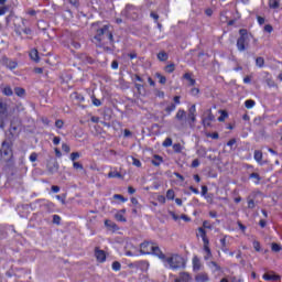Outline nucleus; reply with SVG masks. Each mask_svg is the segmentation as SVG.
I'll return each instance as SVG.
<instances>
[{
	"instance_id": "nucleus-1",
	"label": "nucleus",
	"mask_w": 282,
	"mask_h": 282,
	"mask_svg": "<svg viewBox=\"0 0 282 282\" xmlns=\"http://www.w3.org/2000/svg\"><path fill=\"white\" fill-rule=\"evenodd\" d=\"M156 258H159L161 262H163L165 268H169L171 270L175 271V270L185 268V260L178 253H170L169 256H165L164 253H162Z\"/></svg>"
},
{
	"instance_id": "nucleus-2",
	"label": "nucleus",
	"mask_w": 282,
	"mask_h": 282,
	"mask_svg": "<svg viewBox=\"0 0 282 282\" xmlns=\"http://www.w3.org/2000/svg\"><path fill=\"white\" fill-rule=\"evenodd\" d=\"M7 21H12L14 25V32L18 34V36H21V34L30 35L32 34V29L28 28L25 23H28V20L23 18H19L17 15H9L7 18Z\"/></svg>"
},
{
	"instance_id": "nucleus-3",
	"label": "nucleus",
	"mask_w": 282,
	"mask_h": 282,
	"mask_svg": "<svg viewBox=\"0 0 282 282\" xmlns=\"http://www.w3.org/2000/svg\"><path fill=\"white\" fill-rule=\"evenodd\" d=\"M140 252L143 256H154V257H159L160 254H162V250H160V248L155 245H153L150 241H145L142 245H140Z\"/></svg>"
},
{
	"instance_id": "nucleus-4",
	"label": "nucleus",
	"mask_w": 282,
	"mask_h": 282,
	"mask_svg": "<svg viewBox=\"0 0 282 282\" xmlns=\"http://www.w3.org/2000/svg\"><path fill=\"white\" fill-rule=\"evenodd\" d=\"M240 36L237 40V48L238 52H246L248 48V45H250V35L248 34L247 29H240L239 30Z\"/></svg>"
},
{
	"instance_id": "nucleus-5",
	"label": "nucleus",
	"mask_w": 282,
	"mask_h": 282,
	"mask_svg": "<svg viewBox=\"0 0 282 282\" xmlns=\"http://www.w3.org/2000/svg\"><path fill=\"white\" fill-rule=\"evenodd\" d=\"M140 10L133 4H127L124 10L121 12L122 17L126 19H131V21H138L140 17Z\"/></svg>"
},
{
	"instance_id": "nucleus-6",
	"label": "nucleus",
	"mask_w": 282,
	"mask_h": 282,
	"mask_svg": "<svg viewBox=\"0 0 282 282\" xmlns=\"http://www.w3.org/2000/svg\"><path fill=\"white\" fill-rule=\"evenodd\" d=\"M108 32H109V25H104L101 29H98L96 35L94 36L95 41H98V43H101L102 36H107Z\"/></svg>"
},
{
	"instance_id": "nucleus-7",
	"label": "nucleus",
	"mask_w": 282,
	"mask_h": 282,
	"mask_svg": "<svg viewBox=\"0 0 282 282\" xmlns=\"http://www.w3.org/2000/svg\"><path fill=\"white\" fill-rule=\"evenodd\" d=\"M1 152L3 156H12V143L3 141Z\"/></svg>"
},
{
	"instance_id": "nucleus-8",
	"label": "nucleus",
	"mask_w": 282,
	"mask_h": 282,
	"mask_svg": "<svg viewBox=\"0 0 282 282\" xmlns=\"http://www.w3.org/2000/svg\"><path fill=\"white\" fill-rule=\"evenodd\" d=\"M94 256H96V260L99 263L106 262V252L101 249L96 248Z\"/></svg>"
},
{
	"instance_id": "nucleus-9",
	"label": "nucleus",
	"mask_w": 282,
	"mask_h": 282,
	"mask_svg": "<svg viewBox=\"0 0 282 282\" xmlns=\"http://www.w3.org/2000/svg\"><path fill=\"white\" fill-rule=\"evenodd\" d=\"M193 278L189 275L188 272H181L180 276L174 280V282H191Z\"/></svg>"
},
{
	"instance_id": "nucleus-10",
	"label": "nucleus",
	"mask_w": 282,
	"mask_h": 282,
	"mask_svg": "<svg viewBox=\"0 0 282 282\" xmlns=\"http://www.w3.org/2000/svg\"><path fill=\"white\" fill-rule=\"evenodd\" d=\"M3 64L6 65L7 69H17V65H19L17 61L10 59L8 57L3 58Z\"/></svg>"
},
{
	"instance_id": "nucleus-11",
	"label": "nucleus",
	"mask_w": 282,
	"mask_h": 282,
	"mask_svg": "<svg viewBox=\"0 0 282 282\" xmlns=\"http://www.w3.org/2000/svg\"><path fill=\"white\" fill-rule=\"evenodd\" d=\"M202 267H203V264H200V260L197 256L192 258V268H193L194 272H198Z\"/></svg>"
},
{
	"instance_id": "nucleus-12",
	"label": "nucleus",
	"mask_w": 282,
	"mask_h": 282,
	"mask_svg": "<svg viewBox=\"0 0 282 282\" xmlns=\"http://www.w3.org/2000/svg\"><path fill=\"white\" fill-rule=\"evenodd\" d=\"M29 56L34 63H39V61H41V57L39 56V50L36 48L31 50Z\"/></svg>"
},
{
	"instance_id": "nucleus-13",
	"label": "nucleus",
	"mask_w": 282,
	"mask_h": 282,
	"mask_svg": "<svg viewBox=\"0 0 282 282\" xmlns=\"http://www.w3.org/2000/svg\"><path fill=\"white\" fill-rule=\"evenodd\" d=\"M199 234L203 241V247H209V239L206 237V231L204 228H199Z\"/></svg>"
},
{
	"instance_id": "nucleus-14",
	"label": "nucleus",
	"mask_w": 282,
	"mask_h": 282,
	"mask_svg": "<svg viewBox=\"0 0 282 282\" xmlns=\"http://www.w3.org/2000/svg\"><path fill=\"white\" fill-rule=\"evenodd\" d=\"M195 281L196 282H208L209 281L208 273H197L195 276Z\"/></svg>"
},
{
	"instance_id": "nucleus-15",
	"label": "nucleus",
	"mask_w": 282,
	"mask_h": 282,
	"mask_svg": "<svg viewBox=\"0 0 282 282\" xmlns=\"http://www.w3.org/2000/svg\"><path fill=\"white\" fill-rule=\"evenodd\" d=\"M262 279L264 281H280L281 280V276L276 275V274H268V273H264Z\"/></svg>"
},
{
	"instance_id": "nucleus-16",
	"label": "nucleus",
	"mask_w": 282,
	"mask_h": 282,
	"mask_svg": "<svg viewBox=\"0 0 282 282\" xmlns=\"http://www.w3.org/2000/svg\"><path fill=\"white\" fill-rule=\"evenodd\" d=\"M281 6V3L279 2V0H269V8L271 10H276L279 9Z\"/></svg>"
},
{
	"instance_id": "nucleus-17",
	"label": "nucleus",
	"mask_w": 282,
	"mask_h": 282,
	"mask_svg": "<svg viewBox=\"0 0 282 282\" xmlns=\"http://www.w3.org/2000/svg\"><path fill=\"white\" fill-rule=\"evenodd\" d=\"M249 178L253 180V183H256V185H259L261 182V176L258 173H251L249 175Z\"/></svg>"
},
{
	"instance_id": "nucleus-18",
	"label": "nucleus",
	"mask_w": 282,
	"mask_h": 282,
	"mask_svg": "<svg viewBox=\"0 0 282 282\" xmlns=\"http://www.w3.org/2000/svg\"><path fill=\"white\" fill-rule=\"evenodd\" d=\"M105 225H106V227L109 228L110 230H112V231H118V226H117L115 223H112L111 220H106V221H105Z\"/></svg>"
},
{
	"instance_id": "nucleus-19",
	"label": "nucleus",
	"mask_w": 282,
	"mask_h": 282,
	"mask_svg": "<svg viewBox=\"0 0 282 282\" xmlns=\"http://www.w3.org/2000/svg\"><path fill=\"white\" fill-rule=\"evenodd\" d=\"M163 163V158L160 155H154L152 160V164L155 166H160Z\"/></svg>"
},
{
	"instance_id": "nucleus-20",
	"label": "nucleus",
	"mask_w": 282,
	"mask_h": 282,
	"mask_svg": "<svg viewBox=\"0 0 282 282\" xmlns=\"http://www.w3.org/2000/svg\"><path fill=\"white\" fill-rule=\"evenodd\" d=\"M158 58H159V61H162V62L169 61V53L164 52V51H161L158 54Z\"/></svg>"
},
{
	"instance_id": "nucleus-21",
	"label": "nucleus",
	"mask_w": 282,
	"mask_h": 282,
	"mask_svg": "<svg viewBox=\"0 0 282 282\" xmlns=\"http://www.w3.org/2000/svg\"><path fill=\"white\" fill-rule=\"evenodd\" d=\"M115 219H117V221L119 223H127V219L123 216L122 212H118L117 214H115Z\"/></svg>"
},
{
	"instance_id": "nucleus-22",
	"label": "nucleus",
	"mask_w": 282,
	"mask_h": 282,
	"mask_svg": "<svg viewBox=\"0 0 282 282\" xmlns=\"http://www.w3.org/2000/svg\"><path fill=\"white\" fill-rule=\"evenodd\" d=\"M243 105L246 106V109H252L256 106V101L252 99H247Z\"/></svg>"
},
{
	"instance_id": "nucleus-23",
	"label": "nucleus",
	"mask_w": 282,
	"mask_h": 282,
	"mask_svg": "<svg viewBox=\"0 0 282 282\" xmlns=\"http://www.w3.org/2000/svg\"><path fill=\"white\" fill-rule=\"evenodd\" d=\"M176 120L182 121L185 118V110L180 109L175 115Z\"/></svg>"
},
{
	"instance_id": "nucleus-24",
	"label": "nucleus",
	"mask_w": 282,
	"mask_h": 282,
	"mask_svg": "<svg viewBox=\"0 0 282 282\" xmlns=\"http://www.w3.org/2000/svg\"><path fill=\"white\" fill-rule=\"evenodd\" d=\"M175 109H176L175 104H171L170 106H166V107H165V112H166V115L171 116L172 112H173Z\"/></svg>"
},
{
	"instance_id": "nucleus-25",
	"label": "nucleus",
	"mask_w": 282,
	"mask_h": 282,
	"mask_svg": "<svg viewBox=\"0 0 282 282\" xmlns=\"http://www.w3.org/2000/svg\"><path fill=\"white\" fill-rule=\"evenodd\" d=\"M6 113H7V102L0 99V115H6Z\"/></svg>"
},
{
	"instance_id": "nucleus-26",
	"label": "nucleus",
	"mask_w": 282,
	"mask_h": 282,
	"mask_svg": "<svg viewBox=\"0 0 282 282\" xmlns=\"http://www.w3.org/2000/svg\"><path fill=\"white\" fill-rule=\"evenodd\" d=\"M165 198L169 199V200H174V198H175V193H174V191H173V189L166 191V196H165Z\"/></svg>"
},
{
	"instance_id": "nucleus-27",
	"label": "nucleus",
	"mask_w": 282,
	"mask_h": 282,
	"mask_svg": "<svg viewBox=\"0 0 282 282\" xmlns=\"http://www.w3.org/2000/svg\"><path fill=\"white\" fill-rule=\"evenodd\" d=\"M68 3L72 4L75 10H78V8H80V0H68Z\"/></svg>"
},
{
	"instance_id": "nucleus-28",
	"label": "nucleus",
	"mask_w": 282,
	"mask_h": 282,
	"mask_svg": "<svg viewBox=\"0 0 282 282\" xmlns=\"http://www.w3.org/2000/svg\"><path fill=\"white\" fill-rule=\"evenodd\" d=\"M108 178H122V175L120 174V172H109Z\"/></svg>"
},
{
	"instance_id": "nucleus-29",
	"label": "nucleus",
	"mask_w": 282,
	"mask_h": 282,
	"mask_svg": "<svg viewBox=\"0 0 282 282\" xmlns=\"http://www.w3.org/2000/svg\"><path fill=\"white\" fill-rule=\"evenodd\" d=\"M184 78L187 80V83H189L191 86H194L195 85V79L193 77H191V74L186 73L184 75Z\"/></svg>"
},
{
	"instance_id": "nucleus-30",
	"label": "nucleus",
	"mask_w": 282,
	"mask_h": 282,
	"mask_svg": "<svg viewBox=\"0 0 282 282\" xmlns=\"http://www.w3.org/2000/svg\"><path fill=\"white\" fill-rule=\"evenodd\" d=\"M256 65L257 67H263V65H265V59L263 57H257Z\"/></svg>"
},
{
	"instance_id": "nucleus-31",
	"label": "nucleus",
	"mask_w": 282,
	"mask_h": 282,
	"mask_svg": "<svg viewBox=\"0 0 282 282\" xmlns=\"http://www.w3.org/2000/svg\"><path fill=\"white\" fill-rule=\"evenodd\" d=\"M112 270H113L115 272H120V270H121V263H120L119 261H113V262H112Z\"/></svg>"
},
{
	"instance_id": "nucleus-32",
	"label": "nucleus",
	"mask_w": 282,
	"mask_h": 282,
	"mask_svg": "<svg viewBox=\"0 0 282 282\" xmlns=\"http://www.w3.org/2000/svg\"><path fill=\"white\" fill-rule=\"evenodd\" d=\"M14 94H15L18 97H23L24 94H25V90H24L23 88H21V87H17V88L14 89Z\"/></svg>"
},
{
	"instance_id": "nucleus-33",
	"label": "nucleus",
	"mask_w": 282,
	"mask_h": 282,
	"mask_svg": "<svg viewBox=\"0 0 282 282\" xmlns=\"http://www.w3.org/2000/svg\"><path fill=\"white\" fill-rule=\"evenodd\" d=\"M253 159H256L257 162H261L262 161V152L261 151H256L253 153Z\"/></svg>"
},
{
	"instance_id": "nucleus-34",
	"label": "nucleus",
	"mask_w": 282,
	"mask_h": 282,
	"mask_svg": "<svg viewBox=\"0 0 282 282\" xmlns=\"http://www.w3.org/2000/svg\"><path fill=\"white\" fill-rule=\"evenodd\" d=\"M271 249L274 252H281L282 251V246L273 242Z\"/></svg>"
},
{
	"instance_id": "nucleus-35",
	"label": "nucleus",
	"mask_w": 282,
	"mask_h": 282,
	"mask_svg": "<svg viewBox=\"0 0 282 282\" xmlns=\"http://www.w3.org/2000/svg\"><path fill=\"white\" fill-rule=\"evenodd\" d=\"M3 95L8 97L12 96L13 95L12 88H10L9 86H6L3 89Z\"/></svg>"
},
{
	"instance_id": "nucleus-36",
	"label": "nucleus",
	"mask_w": 282,
	"mask_h": 282,
	"mask_svg": "<svg viewBox=\"0 0 282 282\" xmlns=\"http://www.w3.org/2000/svg\"><path fill=\"white\" fill-rule=\"evenodd\" d=\"M252 246H253V249H256L257 252H261L260 241L253 240Z\"/></svg>"
},
{
	"instance_id": "nucleus-37",
	"label": "nucleus",
	"mask_w": 282,
	"mask_h": 282,
	"mask_svg": "<svg viewBox=\"0 0 282 282\" xmlns=\"http://www.w3.org/2000/svg\"><path fill=\"white\" fill-rule=\"evenodd\" d=\"M229 115L225 110L221 111L220 117H218V122H225L226 118H228Z\"/></svg>"
},
{
	"instance_id": "nucleus-38",
	"label": "nucleus",
	"mask_w": 282,
	"mask_h": 282,
	"mask_svg": "<svg viewBox=\"0 0 282 282\" xmlns=\"http://www.w3.org/2000/svg\"><path fill=\"white\" fill-rule=\"evenodd\" d=\"M150 17L154 20V23H158V21H160V14H158L155 11H151Z\"/></svg>"
},
{
	"instance_id": "nucleus-39",
	"label": "nucleus",
	"mask_w": 282,
	"mask_h": 282,
	"mask_svg": "<svg viewBox=\"0 0 282 282\" xmlns=\"http://www.w3.org/2000/svg\"><path fill=\"white\" fill-rule=\"evenodd\" d=\"M73 169L84 171V165L79 162H73Z\"/></svg>"
},
{
	"instance_id": "nucleus-40",
	"label": "nucleus",
	"mask_w": 282,
	"mask_h": 282,
	"mask_svg": "<svg viewBox=\"0 0 282 282\" xmlns=\"http://www.w3.org/2000/svg\"><path fill=\"white\" fill-rule=\"evenodd\" d=\"M6 12H10V7L9 6H3L0 8V17H3Z\"/></svg>"
},
{
	"instance_id": "nucleus-41",
	"label": "nucleus",
	"mask_w": 282,
	"mask_h": 282,
	"mask_svg": "<svg viewBox=\"0 0 282 282\" xmlns=\"http://www.w3.org/2000/svg\"><path fill=\"white\" fill-rule=\"evenodd\" d=\"M173 145V140L170 139V138H166L163 142V147L164 148H169V147H172Z\"/></svg>"
},
{
	"instance_id": "nucleus-42",
	"label": "nucleus",
	"mask_w": 282,
	"mask_h": 282,
	"mask_svg": "<svg viewBox=\"0 0 282 282\" xmlns=\"http://www.w3.org/2000/svg\"><path fill=\"white\" fill-rule=\"evenodd\" d=\"M79 158H80L79 152H73V153L70 154V161H72V162H75V161L78 160Z\"/></svg>"
},
{
	"instance_id": "nucleus-43",
	"label": "nucleus",
	"mask_w": 282,
	"mask_h": 282,
	"mask_svg": "<svg viewBox=\"0 0 282 282\" xmlns=\"http://www.w3.org/2000/svg\"><path fill=\"white\" fill-rule=\"evenodd\" d=\"M55 127H56V129H63L64 128V121L61 120V119H57L55 121Z\"/></svg>"
},
{
	"instance_id": "nucleus-44",
	"label": "nucleus",
	"mask_w": 282,
	"mask_h": 282,
	"mask_svg": "<svg viewBox=\"0 0 282 282\" xmlns=\"http://www.w3.org/2000/svg\"><path fill=\"white\" fill-rule=\"evenodd\" d=\"M132 165L137 167H141L142 163L139 159L132 158Z\"/></svg>"
},
{
	"instance_id": "nucleus-45",
	"label": "nucleus",
	"mask_w": 282,
	"mask_h": 282,
	"mask_svg": "<svg viewBox=\"0 0 282 282\" xmlns=\"http://www.w3.org/2000/svg\"><path fill=\"white\" fill-rule=\"evenodd\" d=\"M113 199H119V200H121L122 203H127L128 202V199L127 198H124L122 195H120V194H115L113 195Z\"/></svg>"
},
{
	"instance_id": "nucleus-46",
	"label": "nucleus",
	"mask_w": 282,
	"mask_h": 282,
	"mask_svg": "<svg viewBox=\"0 0 282 282\" xmlns=\"http://www.w3.org/2000/svg\"><path fill=\"white\" fill-rule=\"evenodd\" d=\"M172 149H174V151L176 153H181L182 152V144L175 143L174 145H172Z\"/></svg>"
},
{
	"instance_id": "nucleus-47",
	"label": "nucleus",
	"mask_w": 282,
	"mask_h": 282,
	"mask_svg": "<svg viewBox=\"0 0 282 282\" xmlns=\"http://www.w3.org/2000/svg\"><path fill=\"white\" fill-rule=\"evenodd\" d=\"M62 150L63 152H65L66 154H68L70 152V148L68 144L66 143H62Z\"/></svg>"
},
{
	"instance_id": "nucleus-48",
	"label": "nucleus",
	"mask_w": 282,
	"mask_h": 282,
	"mask_svg": "<svg viewBox=\"0 0 282 282\" xmlns=\"http://www.w3.org/2000/svg\"><path fill=\"white\" fill-rule=\"evenodd\" d=\"M156 202H159L161 204H165L166 203V196H163V195L156 196Z\"/></svg>"
},
{
	"instance_id": "nucleus-49",
	"label": "nucleus",
	"mask_w": 282,
	"mask_h": 282,
	"mask_svg": "<svg viewBox=\"0 0 282 282\" xmlns=\"http://www.w3.org/2000/svg\"><path fill=\"white\" fill-rule=\"evenodd\" d=\"M53 224L59 225L61 224V217L58 215H53Z\"/></svg>"
},
{
	"instance_id": "nucleus-50",
	"label": "nucleus",
	"mask_w": 282,
	"mask_h": 282,
	"mask_svg": "<svg viewBox=\"0 0 282 282\" xmlns=\"http://www.w3.org/2000/svg\"><path fill=\"white\" fill-rule=\"evenodd\" d=\"M210 268H215V271L216 272H219L221 269L219 267V264H217L215 261H212L210 262Z\"/></svg>"
},
{
	"instance_id": "nucleus-51",
	"label": "nucleus",
	"mask_w": 282,
	"mask_h": 282,
	"mask_svg": "<svg viewBox=\"0 0 282 282\" xmlns=\"http://www.w3.org/2000/svg\"><path fill=\"white\" fill-rule=\"evenodd\" d=\"M274 30V28H272L271 24H265L264 25V32H268L269 34H271V32Z\"/></svg>"
},
{
	"instance_id": "nucleus-52",
	"label": "nucleus",
	"mask_w": 282,
	"mask_h": 282,
	"mask_svg": "<svg viewBox=\"0 0 282 282\" xmlns=\"http://www.w3.org/2000/svg\"><path fill=\"white\" fill-rule=\"evenodd\" d=\"M203 251H205L206 254H209V257H213V252L210 251L209 246H203Z\"/></svg>"
},
{
	"instance_id": "nucleus-53",
	"label": "nucleus",
	"mask_w": 282,
	"mask_h": 282,
	"mask_svg": "<svg viewBox=\"0 0 282 282\" xmlns=\"http://www.w3.org/2000/svg\"><path fill=\"white\" fill-rule=\"evenodd\" d=\"M36 161H37V153L36 152L31 153L30 162H36Z\"/></svg>"
},
{
	"instance_id": "nucleus-54",
	"label": "nucleus",
	"mask_w": 282,
	"mask_h": 282,
	"mask_svg": "<svg viewBox=\"0 0 282 282\" xmlns=\"http://www.w3.org/2000/svg\"><path fill=\"white\" fill-rule=\"evenodd\" d=\"M52 142H53V145L58 147L59 143H61V138L59 137H55V138H53Z\"/></svg>"
},
{
	"instance_id": "nucleus-55",
	"label": "nucleus",
	"mask_w": 282,
	"mask_h": 282,
	"mask_svg": "<svg viewBox=\"0 0 282 282\" xmlns=\"http://www.w3.org/2000/svg\"><path fill=\"white\" fill-rule=\"evenodd\" d=\"M93 105L96 106V107H100L101 106L100 99H97V98L93 97Z\"/></svg>"
},
{
	"instance_id": "nucleus-56",
	"label": "nucleus",
	"mask_w": 282,
	"mask_h": 282,
	"mask_svg": "<svg viewBox=\"0 0 282 282\" xmlns=\"http://www.w3.org/2000/svg\"><path fill=\"white\" fill-rule=\"evenodd\" d=\"M248 208H249V209H254V208H256V203H254V200H252V199H249V200H248Z\"/></svg>"
},
{
	"instance_id": "nucleus-57",
	"label": "nucleus",
	"mask_w": 282,
	"mask_h": 282,
	"mask_svg": "<svg viewBox=\"0 0 282 282\" xmlns=\"http://www.w3.org/2000/svg\"><path fill=\"white\" fill-rule=\"evenodd\" d=\"M106 37L110 41V43H113V33H111V31H108Z\"/></svg>"
},
{
	"instance_id": "nucleus-58",
	"label": "nucleus",
	"mask_w": 282,
	"mask_h": 282,
	"mask_svg": "<svg viewBox=\"0 0 282 282\" xmlns=\"http://www.w3.org/2000/svg\"><path fill=\"white\" fill-rule=\"evenodd\" d=\"M199 160L195 159L194 161H192V167L197 169L199 166Z\"/></svg>"
},
{
	"instance_id": "nucleus-59",
	"label": "nucleus",
	"mask_w": 282,
	"mask_h": 282,
	"mask_svg": "<svg viewBox=\"0 0 282 282\" xmlns=\"http://www.w3.org/2000/svg\"><path fill=\"white\" fill-rule=\"evenodd\" d=\"M198 94H199V89H198V88H192V89H191V95H192V96L195 97V96H198Z\"/></svg>"
},
{
	"instance_id": "nucleus-60",
	"label": "nucleus",
	"mask_w": 282,
	"mask_h": 282,
	"mask_svg": "<svg viewBox=\"0 0 282 282\" xmlns=\"http://www.w3.org/2000/svg\"><path fill=\"white\" fill-rule=\"evenodd\" d=\"M258 23L259 25H263V23H265V18L261 17V15H258Z\"/></svg>"
},
{
	"instance_id": "nucleus-61",
	"label": "nucleus",
	"mask_w": 282,
	"mask_h": 282,
	"mask_svg": "<svg viewBox=\"0 0 282 282\" xmlns=\"http://www.w3.org/2000/svg\"><path fill=\"white\" fill-rule=\"evenodd\" d=\"M226 238H227V236H223V238L220 239L221 247H227Z\"/></svg>"
},
{
	"instance_id": "nucleus-62",
	"label": "nucleus",
	"mask_w": 282,
	"mask_h": 282,
	"mask_svg": "<svg viewBox=\"0 0 282 282\" xmlns=\"http://www.w3.org/2000/svg\"><path fill=\"white\" fill-rule=\"evenodd\" d=\"M51 189H52V192L53 193H59V191H61V188L58 187V186H56V185H53L52 187H51Z\"/></svg>"
},
{
	"instance_id": "nucleus-63",
	"label": "nucleus",
	"mask_w": 282,
	"mask_h": 282,
	"mask_svg": "<svg viewBox=\"0 0 282 282\" xmlns=\"http://www.w3.org/2000/svg\"><path fill=\"white\" fill-rule=\"evenodd\" d=\"M72 45L75 47V50H80V44L78 42L73 41Z\"/></svg>"
},
{
	"instance_id": "nucleus-64",
	"label": "nucleus",
	"mask_w": 282,
	"mask_h": 282,
	"mask_svg": "<svg viewBox=\"0 0 282 282\" xmlns=\"http://www.w3.org/2000/svg\"><path fill=\"white\" fill-rule=\"evenodd\" d=\"M111 68H112V69H118V61H113V62L111 63Z\"/></svg>"
}]
</instances>
